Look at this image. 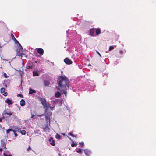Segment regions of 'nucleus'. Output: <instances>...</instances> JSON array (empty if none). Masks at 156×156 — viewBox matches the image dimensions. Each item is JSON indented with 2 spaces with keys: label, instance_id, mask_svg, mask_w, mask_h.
I'll return each mask as SVG.
<instances>
[{
  "label": "nucleus",
  "instance_id": "f257e3e1",
  "mask_svg": "<svg viewBox=\"0 0 156 156\" xmlns=\"http://www.w3.org/2000/svg\"><path fill=\"white\" fill-rule=\"evenodd\" d=\"M58 85L61 88L60 90L62 93L66 95L67 93L66 90L67 89H70L73 91H76V89L73 86H72L69 84V80L65 76H61L59 77L57 82Z\"/></svg>",
  "mask_w": 156,
  "mask_h": 156
},
{
  "label": "nucleus",
  "instance_id": "f03ea898",
  "mask_svg": "<svg viewBox=\"0 0 156 156\" xmlns=\"http://www.w3.org/2000/svg\"><path fill=\"white\" fill-rule=\"evenodd\" d=\"M94 82L90 80L89 81L87 84V86L83 87V88L81 90H85L86 89H88V90L90 91H94V88L95 87V86L94 84Z\"/></svg>",
  "mask_w": 156,
  "mask_h": 156
},
{
  "label": "nucleus",
  "instance_id": "7ed1b4c3",
  "mask_svg": "<svg viewBox=\"0 0 156 156\" xmlns=\"http://www.w3.org/2000/svg\"><path fill=\"white\" fill-rule=\"evenodd\" d=\"M63 101L62 98L52 100V103L55 105H57L59 106H61Z\"/></svg>",
  "mask_w": 156,
  "mask_h": 156
},
{
  "label": "nucleus",
  "instance_id": "20e7f679",
  "mask_svg": "<svg viewBox=\"0 0 156 156\" xmlns=\"http://www.w3.org/2000/svg\"><path fill=\"white\" fill-rule=\"evenodd\" d=\"M83 150L84 153L87 156H90L92 154L91 151L89 149H85Z\"/></svg>",
  "mask_w": 156,
  "mask_h": 156
},
{
  "label": "nucleus",
  "instance_id": "39448f33",
  "mask_svg": "<svg viewBox=\"0 0 156 156\" xmlns=\"http://www.w3.org/2000/svg\"><path fill=\"white\" fill-rule=\"evenodd\" d=\"M77 51V53L76 54H73V57L75 58V57H76L77 56H78L80 54H81L82 52V48H80L78 49H77L76 50Z\"/></svg>",
  "mask_w": 156,
  "mask_h": 156
},
{
  "label": "nucleus",
  "instance_id": "423d86ee",
  "mask_svg": "<svg viewBox=\"0 0 156 156\" xmlns=\"http://www.w3.org/2000/svg\"><path fill=\"white\" fill-rule=\"evenodd\" d=\"M12 112H8L6 110H4L2 113V115H4L5 116H8V117L11 115H12Z\"/></svg>",
  "mask_w": 156,
  "mask_h": 156
},
{
  "label": "nucleus",
  "instance_id": "0eeeda50",
  "mask_svg": "<svg viewBox=\"0 0 156 156\" xmlns=\"http://www.w3.org/2000/svg\"><path fill=\"white\" fill-rule=\"evenodd\" d=\"M16 44L18 45V48L17 49V51L19 53H20L21 52H22L23 48L20 43L18 42V43H17Z\"/></svg>",
  "mask_w": 156,
  "mask_h": 156
},
{
  "label": "nucleus",
  "instance_id": "6e6552de",
  "mask_svg": "<svg viewBox=\"0 0 156 156\" xmlns=\"http://www.w3.org/2000/svg\"><path fill=\"white\" fill-rule=\"evenodd\" d=\"M40 101H41L42 105L44 106V107L45 108V107H47V104H46V99L44 98H41L40 100Z\"/></svg>",
  "mask_w": 156,
  "mask_h": 156
},
{
  "label": "nucleus",
  "instance_id": "1a4fd4ad",
  "mask_svg": "<svg viewBox=\"0 0 156 156\" xmlns=\"http://www.w3.org/2000/svg\"><path fill=\"white\" fill-rule=\"evenodd\" d=\"M64 61L66 64L67 65L71 64L73 63L72 61L68 58H65L64 60Z\"/></svg>",
  "mask_w": 156,
  "mask_h": 156
},
{
  "label": "nucleus",
  "instance_id": "9d476101",
  "mask_svg": "<svg viewBox=\"0 0 156 156\" xmlns=\"http://www.w3.org/2000/svg\"><path fill=\"white\" fill-rule=\"evenodd\" d=\"M95 29L94 28H91L89 30V34L91 36H94V33L95 32Z\"/></svg>",
  "mask_w": 156,
  "mask_h": 156
},
{
  "label": "nucleus",
  "instance_id": "9b49d317",
  "mask_svg": "<svg viewBox=\"0 0 156 156\" xmlns=\"http://www.w3.org/2000/svg\"><path fill=\"white\" fill-rule=\"evenodd\" d=\"M49 141L50 142V144L51 145L54 146L55 145V141L53 140L52 137H51L49 140Z\"/></svg>",
  "mask_w": 156,
  "mask_h": 156
},
{
  "label": "nucleus",
  "instance_id": "f8f14e48",
  "mask_svg": "<svg viewBox=\"0 0 156 156\" xmlns=\"http://www.w3.org/2000/svg\"><path fill=\"white\" fill-rule=\"evenodd\" d=\"M44 50L41 48H39L37 50V52L40 55H42L44 53Z\"/></svg>",
  "mask_w": 156,
  "mask_h": 156
},
{
  "label": "nucleus",
  "instance_id": "ddd939ff",
  "mask_svg": "<svg viewBox=\"0 0 156 156\" xmlns=\"http://www.w3.org/2000/svg\"><path fill=\"white\" fill-rule=\"evenodd\" d=\"M11 36L12 37V39L14 41L15 43L16 44H17V43H18V41L15 37L14 35L12 33H11Z\"/></svg>",
  "mask_w": 156,
  "mask_h": 156
},
{
  "label": "nucleus",
  "instance_id": "4468645a",
  "mask_svg": "<svg viewBox=\"0 0 156 156\" xmlns=\"http://www.w3.org/2000/svg\"><path fill=\"white\" fill-rule=\"evenodd\" d=\"M44 85L45 86H49L50 82L47 80H44Z\"/></svg>",
  "mask_w": 156,
  "mask_h": 156
},
{
  "label": "nucleus",
  "instance_id": "2eb2a0df",
  "mask_svg": "<svg viewBox=\"0 0 156 156\" xmlns=\"http://www.w3.org/2000/svg\"><path fill=\"white\" fill-rule=\"evenodd\" d=\"M95 33L97 35H98L101 33V30L100 28H97L95 30Z\"/></svg>",
  "mask_w": 156,
  "mask_h": 156
},
{
  "label": "nucleus",
  "instance_id": "dca6fc26",
  "mask_svg": "<svg viewBox=\"0 0 156 156\" xmlns=\"http://www.w3.org/2000/svg\"><path fill=\"white\" fill-rule=\"evenodd\" d=\"M20 105L22 107L25 106V101L23 99L21 100L20 101Z\"/></svg>",
  "mask_w": 156,
  "mask_h": 156
},
{
  "label": "nucleus",
  "instance_id": "f3484780",
  "mask_svg": "<svg viewBox=\"0 0 156 156\" xmlns=\"http://www.w3.org/2000/svg\"><path fill=\"white\" fill-rule=\"evenodd\" d=\"M36 93V91L34 89L30 88L29 89V94H31Z\"/></svg>",
  "mask_w": 156,
  "mask_h": 156
},
{
  "label": "nucleus",
  "instance_id": "a211bd4d",
  "mask_svg": "<svg viewBox=\"0 0 156 156\" xmlns=\"http://www.w3.org/2000/svg\"><path fill=\"white\" fill-rule=\"evenodd\" d=\"M61 93L59 91L56 92L55 94V96L56 97L59 98L60 97Z\"/></svg>",
  "mask_w": 156,
  "mask_h": 156
},
{
  "label": "nucleus",
  "instance_id": "6ab92c4d",
  "mask_svg": "<svg viewBox=\"0 0 156 156\" xmlns=\"http://www.w3.org/2000/svg\"><path fill=\"white\" fill-rule=\"evenodd\" d=\"M5 102L6 103L8 104V105H10L12 104L11 100L9 99H7L6 100H5Z\"/></svg>",
  "mask_w": 156,
  "mask_h": 156
},
{
  "label": "nucleus",
  "instance_id": "aec40b11",
  "mask_svg": "<svg viewBox=\"0 0 156 156\" xmlns=\"http://www.w3.org/2000/svg\"><path fill=\"white\" fill-rule=\"evenodd\" d=\"M33 74L34 76H39V73L37 71H35L33 72Z\"/></svg>",
  "mask_w": 156,
  "mask_h": 156
},
{
  "label": "nucleus",
  "instance_id": "412c9836",
  "mask_svg": "<svg viewBox=\"0 0 156 156\" xmlns=\"http://www.w3.org/2000/svg\"><path fill=\"white\" fill-rule=\"evenodd\" d=\"M1 143H2V147H4V148L5 149H6V144L5 143V142L3 141H1Z\"/></svg>",
  "mask_w": 156,
  "mask_h": 156
},
{
  "label": "nucleus",
  "instance_id": "4be33fe9",
  "mask_svg": "<svg viewBox=\"0 0 156 156\" xmlns=\"http://www.w3.org/2000/svg\"><path fill=\"white\" fill-rule=\"evenodd\" d=\"M55 137L56 138L58 139H60L61 138V136L58 134H56Z\"/></svg>",
  "mask_w": 156,
  "mask_h": 156
},
{
  "label": "nucleus",
  "instance_id": "5701e85b",
  "mask_svg": "<svg viewBox=\"0 0 156 156\" xmlns=\"http://www.w3.org/2000/svg\"><path fill=\"white\" fill-rule=\"evenodd\" d=\"M77 145V144L76 143H74V141H73L71 146L72 147H74V146H76Z\"/></svg>",
  "mask_w": 156,
  "mask_h": 156
},
{
  "label": "nucleus",
  "instance_id": "b1692460",
  "mask_svg": "<svg viewBox=\"0 0 156 156\" xmlns=\"http://www.w3.org/2000/svg\"><path fill=\"white\" fill-rule=\"evenodd\" d=\"M82 149H81L80 148H79L78 149V150L76 151V152L78 153H79L80 154H81L82 153Z\"/></svg>",
  "mask_w": 156,
  "mask_h": 156
},
{
  "label": "nucleus",
  "instance_id": "393cba45",
  "mask_svg": "<svg viewBox=\"0 0 156 156\" xmlns=\"http://www.w3.org/2000/svg\"><path fill=\"white\" fill-rule=\"evenodd\" d=\"M48 125H46L45 127H43V129L44 131H46L47 130V129H48Z\"/></svg>",
  "mask_w": 156,
  "mask_h": 156
},
{
  "label": "nucleus",
  "instance_id": "a878e982",
  "mask_svg": "<svg viewBox=\"0 0 156 156\" xmlns=\"http://www.w3.org/2000/svg\"><path fill=\"white\" fill-rule=\"evenodd\" d=\"M5 88H2L0 89V92L1 93H3L5 92Z\"/></svg>",
  "mask_w": 156,
  "mask_h": 156
},
{
  "label": "nucleus",
  "instance_id": "bb28decb",
  "mask_svg": "<svg viewBox=\"0 0 156 156\" xmlns=\"http://www.w3.org/2000/svg\"><path fill=\"white\" fill-rule=\"evenodd\" d=\"M124 51H125V52H126V51L125 50H120L119 51V53L121 54H122L123 53Z\"/></svg>",
  "mask_w": 156,
  "mask_h": 156
},
{
  "label": "nucleus",
  "instance_id": "cd10ccee",
  "mask_svg": "<svg viewBox=\"0 0 156 156\" xmlns=\"http://www.w3.org/2000/svg\"><path fill=\"white\" fill-rule=\"evenodd\" d=\"M5 25V23L3 21H0V26H4Z\"/></svg>",
  "mask_w": 156,
  "mask_h": 156
},
{
  "label": "nucleus",
  "instance_id": "c85d7f7f",
  "mask_svg": "<svg viewBox=\"0 0 156 156\" xmlns=\"http://www.w3.org/2000/svg\"><path fill=\"white\" fill-rule=\"evenodd\" d=\"M21 133L22 135H25L26 133V131L24 130H23L21 131Z\"/></svg>",
  "mask_w": 156,
  "mask_h": 156
},
{
  "label": "nucleus",
  "instance_id": "c756f323",
  "mask_svg": "<svg viewBox=\"0 0 156 156\" xmlns=\"http://www.w3.org/2000/svg\"><path fill=\"white\" fill-rule=\"evenodd\" d=\"M114 49V47L113 46H111L109 47V50L110 51H111V50H112Z\"/></svg>",
  "mask_w": 156,
  "mask_h": 156
},
{
  "label": "nucleus",
  "instance_id": "7c9ffc66",
  "mask_svg": "<svg viewBox=\"0 0 156 156\" xmlns=\"http://www.w3.org/2000/svg\"><path fill=\"white\" fill-rule=\"evenodd\" d=\"M12 130H13V129H9L6 130V132L7 133H8L10 131H11Z\"/></svg>",
  "mask_w": 156,
  "mask_h": 156
},
{
  "label": "nucleus",
  "instance_id": "2f4dec72",
  "mask_svg": "<svg viewBox=\"0 0 156 156\" xmlns=\"http://www.w3.org/2000/svg\"><path fill=\"white\" fill-rule=\"evenodd\" d=\"M3 116L2 117H1L2 119H5V118L8 117V116H5L4 115H2Z\"/></svg>",
  "mask_w": 156,
  "mask_h": 156
},
{
  "label": "nucleus",
  "instance_id": "473e14b6",
  "mask_svg": "<svg viewBox=\"0 0 156 156\" xmlns=\"http://www.w3.org/2000/svg\"><path fill=\"white\" fill-rule=\"evenodd\" d=\"M79 144L81 146H83L84 145V143L83 142H80Z\"/></svg>",
  "mask_w": 156,
  "mask_h": 156
},
{
  "label": "nucleus",
  "instance_id": "72a5a7b5",
  "mask_svg": "<svg viewBox=\"0 0 156 156\" xmlns=\"http://www.w3.org/2000/svg\"><path fill=\"white\" fill-rule=\"evenodd\" d=\"M3 95L4 96H6L8 95V93L6 92H5L4 93H3Z\"/></svg>",
  "mask_w": 156,
  "mask_h": 156
},
{
  "label": "nucleus",
  "instance_id": "f704fd0d",
  "mask_svg": "<svg viewBox=\"0 0 156 156\" xmlns=\"http://www.w3.org/2000/svg\"><path fill=\"white\" fill-rule=\"evenodd\" d=\"M17 96L18 97H20L22 98H23V96L20 94H18Z\"/></svg>",
  "mask_w": 156,
  "mask_h": 156
},
{
  "label": "nucleus",
  "instance_id": "c9c22d12",
  "mask_svg": "<svg viewBox=\"0 0 156 156\" xmlns=\"http://www.w3.org/2000/svg\"><path fill=\"white\" fill-rule=\"evenodd\" d=\"M4 75L5 76L4 77L5 78H7L9 77V76H7V74L6 73H4Z\"/></svg>",
  "mask_w": 156,
  "mask_h": 156
},
{
  "label": "nucleus",
  "instance_id": "e433bc0d",
  "mask_svg": "<svg viewBox=\"0 0 156 156\" xmlns=\"http://www.w3.org/2000/svg\"><path fill=\"white\" fill-rule=\"evenodd\" d=\"M3 155L5 156H12V155L11 154H9V155H7L5 153H4L3 154Z\"/></svg>",
  "mask_w": 156,
  "mask_h": 156
},
{
  "label": "nucleus",
  "instance_id": "4c0bfd02",
  "mask_svg": "<svg viewBox=\"0 0 156 156\" xmlns=\"http://www.w3.org/2000/svg\"><path fill=\"white\" fill-rule=\"evenodd\" d=\"M96 53L98 54V55H99V56L101 57V54L99 53V52L98 51H96Z\"/></svg>",
  "mask_w": 156,
  "mask_h": 156
},
{
  "label": "nucleus",
  "instance_id": "58836bf2",
  "mask_svg": "<svg viewBox=\"0 0 156 156\" xmlns=\"http://www.w3.org/2000/svg\"><path fill=\"white\" fill-rule=\"evenodd\" d=\"M78 67L80 69H82V66H80L79 65H78Z\"/></svg>",
  "mask_w": 156,
  "mask_h": 156
},
{
  "label": "nucleus",
  "instance_id": "ea45409f",
  "mask_svg": "<svg viewBox=\"0 0 156 156\" xmlns=\"http://www.w3.org/2000/svg\"><path fill=\"white\" fill-rule=\"evenodd\" d=\"M69 134L70 136H73V135H74V134H73L71 132H70L69 133Z\"/></svg>",
  "mask_w": 156,
  "mask_h": 156
},
{
  "label": "nucleus",
  "instance_id": "a19ab883",
  "mask_svg": "<svg viewBox=\"0 0 156 156\" xmlns=\"http://www.w3.org/2000/svg\"><path fill=\"white\" fill-rule=\"evenodd\" d=\"M12 116H13L14 118L15 119H16L17 118V117L16 116V115H12Z\"/></svg>",
  "mask_w": 156,
  "mask_h": 156
},
{
  "label": "nucleus",
  "instance_id": "79ce46f5",
  "mask_svg": "<svg viewBox=\"0 0 156 156\" xmlns=\"http://www.w3.org/2000/svg\"><path fill=\"white\" fill-rule=\"evenodd\" d=\"M31 150V147L30 146L28 147V148L27 149V151H29V150Z\"/></svg>",
  "mask_w": 156,
  "mask_h": 156
},
{
  "label": "nucleus",
  "instance_id": "37998d69",
  "mask_svg": "<svg viewBox=\"0 0 156 156\" xmlns=\"http://www.w3.org/2000/svg\"><path fill=\"white\" fill-rule=\"evenodd\" d=\"M34 116H35L34 115V114H32V115H31V118H34Z\"/></svg>",
  "mask_w": 156,
  "mask_h": 156
},
{
  "label": "nucleus",
  "instance_id": "c03bdc74",
  "mask_svg": "<svg viewBox=\"0 0 156 156\" xmlns=\"http://www.w3.org/2000/svg\"><path fill=\"white\" fill-rule=\"evenodd\" d=\"M14 134L15 136L16 137L18 135V134L16 133H14Z\"/></svg>",
  "mask_w": 156,
  "mask_h": 156
},
{
  "label": "nucleus",
  "instance_id": "a18cd8bd",
  "mask_svg": "<svg viewBox=\"0 0 156 156\" xmlns=\"http://www.w3.org/2000/svg\"><path fill=\"white\" fill-rule=\"evenodd\" d=\"M73 136L74 137H77V135H73Z\"/></svg>",
  "mask_w": 156,
  "mask_h": 156
},
{
  "label": "nucleus",
  "instance_id": "49530a36",
  "mask_svg": "<svg viewBox=\"0 0 156 156\" xmlns=\"http://www.w3.org/2000/svg\"><path fill=\"white\" fill-rule=\"evenodd\" d=\"M2 119L1 118H0V122H2Z\"/></svg>",
  "mask_w": 156,
  "mask_h": 156
},
{
  "label": "nucleus",
  "instance_id": "de8ad7c7",
  "mask_svg": "<svg viewBox=\"0 0 156 156\" xmlns=\"http://www.w3.org/2000/svg\"><path fill=\"white\" fill-rule=\"evenodd\" d=\"M43 115H37V116H38V117H41Z\"/></svg>",
  "mask_w": 156,
  "mask_h": 156
},
{
  "label": "nucleus",
  "instance_id": "09e8293b",
  "mask_svg": "<svg viewBox=\"0 0 156 156\" xmlns=\"http://www.w3.org/2000/svg\"><path fill=\"white\" fill-rule=\"evenodd\" d=\"M53 107H50V109L51 110H52L53 109Z\"/></svg>",
  "mask_w": 156,
  "mask_h": 156
},
{
  "label": "nucleus",
  "instance_id": "8fccbe9b",
  "mask_svg": "<svg viewBox=\"0 0 156 156\" xmlns=\"http://www.w3.org/2000/svg\"><path fill=\"white\" fill-rule=\"evenodd\" d=\"M66 108H67V110H68L69 111V108H68V107H66Z\"/></svg>",
  "mask_w": 156,
  "mask_h": 156
},
{
  "label": "nucleus",
  "instance_id": "3c124183",
  "mask_svg": "<svg viewBox=\"0 0 156 156\" xmlns=\"http://www.w3.org/2000/svg\"><path fill=\"white\" fill-rule=\"evenodd\" d=\"M29 67L31 69H32L33 68L32 66L31 65V66H29Z\"/></svg>",
  "mask_w": 156,
  "mask_h": 156
},
{
  "label": "nucleus",
  "instance_id": "603ef678",
  "mask_svg": "<svg viewBox=\"0 0 156 156\" xmlns=\"http://www.w3.org/2000/svg\"><path fill=\"white\" fill-rule=\"evenodd\" d=\"M4 86L5 87H7V85L6 84H5Z\"/></svg>",
  "mask_w": 156,
  "mask_h": 156
},
{
  "label": "nucleus",
  "instance_id": "864d4df0",
  "mask_svg": "<svg viewBox=\"0 0 156 156\" xmlns=\"http://www.w3.org/2000/svg\"><path fill=\"white\" fill-rule=\"evenodd\" d=\"M12 131L14 133H16L15 130H12Z\"/></svg>",
  "mask_w": 156,
  "mask_h": 156
},
{
  "label": "nucleus",
  "instance_id": "5fc2aeb1",
  "mask_svg": "<svg viewBox=\"0 0 156 156\" xmlns=\"http://www.w3.org/2000/svg\"><path fill=\"white\" fill-rule=\"evenodd\" d=\"M20 76H21L22 77V73H20Z\"/></svg>",
  "mask_w": 156,
  "mask_h": 156
},
{
  "label": "nucleus",
  "instance_id": "6e6d98bb",
  "mask_svg": "<svg viewBox=\"0 0 156 156\" xmlns=\"http://www.w3.org/2000/svg\"><path fill=\"white\" fill-rule=\"evenodd\" d=\"M2 148L0 149V151H2Z\"/></svg>",
  "mask_w": 156,
  "mask_h": 156
},
{
  "label": "nucleus",
  "instance_id": "4d7b16f0",
  "mask_svg": "<svg viewBox=\"0 0 156 156\" xmlns=\"http://www.w3.org/2000/svg\"><path fill=\"white\" fill-rule=\"evenodd\" d=\"M69 31V30H68V31H66L67 34H68V32Z\"/></svg>",
  "mask_w": 156,
  "mask_h": 156
},
{
  "label": "nucleus",
  "instance_id": "13d9d810",
  "mask_svg": "<svg viewBox=\"0 0 156 156\" xmlns=\"http://www.w3.org/2000/svg\"><path fill=\"white\" fill-rule=\"evenodd\" d=\"M118 62V60H117L116 61V62Z\"/></svg>",
  "mask_w": 156,
  "mask_h": 156
},
{
  "label": "nucleus",
  "instance_id": "bf43d9fd",
  "mask_svg": "<svg viewBox=\"0 0 156 156\" xmlns=\"http://www.w3.org/2000/svg\"><path fill=\"white\" fill-rule=\"evenodd\" d=\"M35 63H37V61H35Z\"/></svg>",
  "mask_w": 156,
  "mask_h": 156
},
{
  "label": "nucleus",
  "instance_id": "052dcab7",
  "mask_svg": "<svg viewBox=\"0 0 156 156\" xmlns=\"http://www.w3.org/2000/svg\"><path fill=\"white\" fill-rule=\"evenodd\" d=\"M69 138L70 140H71V138H69Z\"/></svg>",
  "mask_w": 156,
  "mask_h": 156
},
{
  "label": "nucleus",
  "instance_id": "680f3d73",
  "mask_svg": "<svg viewBox=\"0 0 156 156\" xmlns=\"http://www.w3.org/2000/svg\"><path fill=\"white\" fill-rule=\"evenodd\" d=\"M47 118H48V117H47H47H46V119H47Z\"/></svg>",
  "mask_w": 156,
  "mask_h": 156
},
{
  "label": "nucleus",
  "instance_id": "e2e57ef3",
  "mask_svg": "<svg viewBox=\"0 0 156 156\" xmlns=\"http://www.w3.org/2000/svg\"><path fill=\"white\" fill-rule=\"evenodd\" d=\"M7 152H9V151H7Z\"/></svg>",
  "mask_w": 156,
  "mask_h": 156
},
{
  "label": "nucleus",
  "instance_id": "0e129e2a",
  "mask_svg": "<svg viewBox=\"0 0 156 156\" xmlns=\"http://www.w3.org/2000/svg\"><path fill=\"white\" fill-rule=\"evenodd\" d=\"M1 51V50H0V52Z\"/></svg>",
  "mask_w": 156,
  "mask_h": 156
},
{
  "label": "nucleus",
  "instance_id": "69168bd1",
  "mask_svg": "<svg viewBox=\"0 0 156 156\" xmlns=\"http://www.w3.org/2000/svg\"><path fill=\"white\" fill-rule=\"evenodd\" d=\"M115 64H116V62H115Z\"/></svg>",
  "mask_w": 156,
  "mask_h": 156
},
{
  "label": "nucleus",
  "instance_id": "338daca9",
  "mask_svg": "<svg viewBox=\"0 0 156 156\" xmlns=\"http://www.w3.org/2000/svg\"><path fill=\"white\" fill-rule=\"evenodd\" d=\"M21 82H22V80H21ZM21 83H22V82H21Z\"/></svg>",
  "mask_w": 156,
  "mask_h": 156
}]
</instances>
